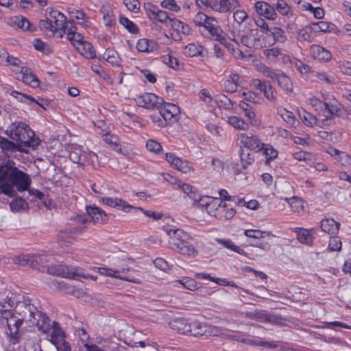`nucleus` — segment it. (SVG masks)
<instances>
[{
  "instance_id": "ea45409f",
  "label": "nucleus",
  "mask_w": 351,
  "mask_h": 351,
  "mask_svg": "<svg viewBox=\"0 0 351 351\" xmlns=\"http://www.w3.org/2000/svg\"><path fill=\"white\" fill-rule=\"evenodd\" d=\"M228 123L234 128L241 130H247L249 128L248 123H245L243 119L236 116H232L228 118Z\"/></svg>"
},
{
  "instance_id": "72a5a7b5",
  "label": "nucleus",
  "mask_w": 351,
  "mask_h": 351,
  "mask_svg": "<svg viewBox=\"0 0 351 351\" xmlns=\"http://www.w3.org/2000/svg\"><path fill=\"white\" fill-rule=\"evenodd\" d=\"M203 47L195 43H190L184 48V53L189 57L202 56Z\"/></svg>"
},
{
  "instance_id": "dca6fc26",
  "label": "nucleus",
  "mask_w": 351,
  "mask_h": 351,
  "mask_svg": "<svg viewBox=\"0 0 351 351\" xmlns=\"http://www.w3.org/2000/svg\"><path fill=\"white\" fill-rule=\"evenodd\" d=\"M191 322L188 319L180 317L171 321L169 325L171 328L177 332L189 335L191 332Z\"/></svg>"
},
{
  "instance_id": "09e8293b",
  "label": "nucleus",
  "mask_w": 351,
  "mask_h": 351,
  "mask_svg": "<svg viewBox=\"0 0 351 351\" xmlns=\"http://www.w3.org/2000/svg\"><path fill=\"white\" fill-rule=\"evenodd\" d=\"M119 22L123 25L130 33L136 34L138 32V27L127 17L121 16Z\"/></svg>"
},
{
  "instance_id": "9b49d317",
  "label": "nucleus",
  "mask_w": 351,
  "mask_h": 351,
  "mask_svg": "<svg viewBox=\"0 0 351 351\" xmlns=\"http://www.w3.org/2000/svg\"><path fill=\"white\" fill-rule=\"evenodd\" d=\"M239 6L238 0H212L211 1V9L220 13H226Z\"/></svg>"
},
{
  "instance_id": "4be33fe9",
  "label": "nucleus",
  "mask_w": 351,
  "mask_h": 351,
  "mask_svg": "<svg viewBox=\"0 0 351 351\" xmlns=\"http://www.w3.org/2000/svg\"><path fill=\"white\" fill-rule=\"evenodd\" d=\"M21 77L23 82L33 88L38 86L39 80L33 75L31 70L26 67H22L21 70Z\"/></svg>"
},
{
  "instance_id": "a18cd8bd",
  "label": "nucleus",
  "mask_w": 351,
  "mask_h": 351,
  "mask_svg": "<svg viewBox=\"0 0 351 351\" xmlns=\"http://www.w3.org/2000/svg\"><path fill=\"white\" fill-rule=\"evenodd\" d=\"M32 267L35 269H40L44 267V264L48 261L47 256L44 254L32 255Z\"/></svg>"
},
{
  "instance_id": "338daca9",
  "label": "nucleus",
  "mask_w": 351,
  "mask_h": 351,
  "mask_svg": "<svg viewBox=\"0 0 351 351\" xmlns=\"http://www.w3.org/2000/svg\"><path fill=\"white\" fill-rule=\"evenodd\" d=\"M312 25L306 26L305 28L300 29L298 34L297 38L299 41L310 40L311 38V32Z\"/></svg>"
},
{
  "instance_id": "ddd939ff",
  "label": "nucleus",
  "mask_w": 351,
  "mask_h": 351,
  "mask_svg": "<svg viewBox=\"0 0 351 351\" xmlns=\"http://www.w3.org/2000/svg\"><path fill=\"white\" fill-rule=\"evenodd\" d=\"M49 19L51 25H53V33H57L59 30H62L66 27V18L58 10H52L49 13Z\"/></svg>"
},
{
  "instance_id": "3c124183",
  "label": "nucleus",
  "mask_w": 351,
  "mask_h": 351,
  "mask_svg": "<svg viewBox=\"0 0 351 351\" xmlns=\"http://www.w3.org/2000/svg\"><path fill=\"white\" fill-rule=\"evenodd\" d=\"M313 76L321 82L326 84L332 85L335 84V78L325 72H315Z\"/></svg>"
},
{
  "instance_id": "f8f14e48",
  "label": "nucleus",
  "mask_w": 351,
  "mask_h": 351,
  "mask_svg": "<svg viewBox=\"0 0 351 351\" xmlns=\"http://www.w3.org/2000/svg\"><path fill=\"white\" fill-rule=\"evenodd\" d=\"M254 8L257 14L268 20H275L277 17L275 8L263 1L256 2Z\"/></svg>"
},
{
  "instance_id": "393cba45",
  "label": "nucleus",
  "mask_w": 351,
  "mask_h": 351,
  "mask_svg": "<svg viewBox=\"0 0 351 351\" xmlns=\"http://www.w3.org/2000/svg\"><path fill=\"white\" fill-rule=\"evenodd\" d=\"M253 22L251 19L234 25V27L237 29L239 36L244 34H250L252 36H255L254 32H256V34L258 29H253Z\"/></svg>"
},
{
  "instance_id": "c03bdc74",
  "label": "nucleus",
  "mask_w": 351,
  "mask_h": 351,
  "mask_svg": "<svg viewBox=\"0 0 351 351\" xmlns=\"http://www.w3.org/2000/svg\"><path fill=\"white\" fill-rule=\"evenodd\" d=\"M71 16L74 17L77 20H82V22H80L79 23L85 26L88 27L90 25V21L88 20V18L86 17V14L82 12V10H72L71 11L69 12Z\"/></svg>"
},
{
  "instance_id": "864d4df0",
  "label": "nucleus",
  "mask_w": 351,
  "mask_h": 351,
  "mask_svg": "<svg viewBox=\"0 0 351 351\" xmlns=\"http://www.w3.org/2000/svg\"><path fill=\"white\" fill-rule=\"evenodd\" d=\"M173 167L178 171L184 173H187L193 169L191 165L188 161L182 160L180 158L178 160H176V163Z\"/></svg>"
},
{
  "instance_id": "c85d7f7f",
  "label": "nucleus",
  "mask_w": 351,
  "mask_h": 351,
  "mask_svg": "<svg viewBox=\"0 0 351 351\" xmlns=\"http://www.w3.org/2000/svg\"><path fill=\"white\" fill-rule=\"evenodd\" d=\"M24 320H21L17 322L16 325H14L12 328H10V332H7V334L9 335L10 338V341L13 343H17L21 341H25L27 339L22 337L19 335V329L21 326Z\"/></svg>"
},
{
  "instance_id": "a211bd4d",
  "label": "nucleus",
  "mask_w": 351,
  "mask_h": 351,
  "mask_svg": "<svg viewBox=\"0 0 351 351\" xmlns=\"http://www.w3.org/2000/svg\"><path fill=\"white\" fill-rule=\"evenodd\" d=\"M101 201L110 207L116 208L127 213L130 212L132 208H134L133 206L128 204L125 201L117 197L112 198L104 197H101Z\"/></svg>"
},
{
  "instance_id": "6e6552de",
  "label": "nucleus",
  "mask_w": 351,
  "mask_h": 351,
  "mask_svg": "<svg viewBox=\"0 0 351 351\" xmlns=\"http://www.w3.org/2000/svg\"><path fill=\"white\" fill-rule=\"evenodd\" d=\"M134 100L139 106L148 109L159 108L163 104L162 98L149 93L136 95Z\"/></svg>"
},
{
  "instance_id": "f257e3e1",
  "label": "nucleus",
  "mask_w": 351,
  "mask_h": 351,
  "mask_svg": "<svg viewBox=\"0 0 351 351\" xmlns=\"http://www.w3.org/2000/svg\"><path fill=\"white\" fill-rule=\"evenodd\" d=\"M31 184L30 176L16 167L14 162H9L4 165H0V194L14 197L17 195L16 191H27L30 195L43 199L45 197L44 193L37 189L29 188Z\"/></svg>"
},
{
  "instance_id": "bb28decb",
  "label": "nucleus",
  "mask_w": 351,
  "mask_h": 351,
  "mask_svg": "<svg viewBox=\"0 0 351 351\" xmlns=\"http://www.w3.org/2000/svg\"><path fill=\"white\" fill-rule=\"evenodd\" d=\"M99 272L101 275L108 276H110V277H114V278H119V279H121V280H126V281H128V282H134V283H136V284H140L141 283V280L139 279L134 278H130L122 277V276H121L119 275H117V274L119 273L118 271H115V270H113L112 269L101 267V268H99Z\"/></svg>"
},
{
  "instance_id": "412c9836",
  "label": "nucleus",
  "mask_w": 351,
  "mask_h": 351,
  "mask_svg": "<svg viewBox=\"0 0 351 351\" xmlns=\"http://www.w3.org/2000/svg\"><path fill=\"white\" fill-rule=\"evenodd\" d=\"M35 317H36V319H34L31 322L36 324L40 330L47 332L51 329V321L45 313L37 310Z\"/></svg>"
},
{
  "instance_id": "20e7f679",
  "label": "nucleus",
  "mask_w": 351,
  "mask_h": 351,
  "mask_svg": "<svg viewBox=\"0 0 351 351\" xmlns=\"http://www.w3.org/2000/svg\"><path fill=\"white\" fill-rule=\"evenodd\" d=\"M74 220L80 225H84L88 221V218L84 215H77ZM84 227L69 228L60 230L58 234V243L61 247L70 246L75 240Z\"/></svg>"
},
{
  "instance_id": "7ed1b4c3",
  "label": "nucleus",
  "mask_w": 351,
  "mask_h": 351,
  "mask_svg": "<svg viewBox=\"0 0 351 351\" xmlns=\"http://www.w3.org/2000/svg\"><path fill=\"white\" fill-rule=\"evenodd\" d=\"M158 109L160 116L153 115L152 119L154 122H158V125L161 128L173 124L180 118V108L175 104L163 101V104Z\"/></svg>"
},
{
  "instance_id": "39448f33",
  "label": "nucleus",
  "mask_w": 351,
  "mask_h": 351,
  "mask_svg": "<svg viewBox=\"0 0 351 351\" xmlns=\"http://www.w3.org/2000/svg\"><path fill=\"white\" fill-rule=\"evenodd\" d=\"M47 273L53 276H61L70 279H75L77 276H83L84 278H90L96 280L97 277L89 274H82L76 271V269L69 267L64 265H51L47 267Z\"/></svg>"
},
{
  "instance_id": "79ce46f5",
  "label": "nucleus",
  "mask_w": 351,
  "mask_h": 351,
  "mask_svg": "<svg viewBox=\"0 0 351 351\" xmlns=\"http://www.w3.org/2000/svg\"><path fill=\"white\" fill-rule=\"evenodd\" d=\"M136 49L140 52H149L154 49V42L145 38L140 39L136 44Z\"/></svg>"
},
{
  "instance_id": "680f3d73",
  "label": "nucleus",
  "mask_w": 351,
  "mask_h": 351,
  "mask_svg": "<svg viewBox=\"0 0 351 351\" xmlns=\"http://www.w3.org/2000/svg\"><path fill=\"white\" fill-rule=\"evenodd\" d=\"M77 27L75 25V23L73 20L66 21V27L62 29L63 32H60L59 37L62 38L63 36V33L66 34L67 38L70 37L73 33L76 32Z\"/></svg>"
},
{
  "instance_id": "de8ad7c7",
  "label": "nucleus",
  "mask_w": 351,
  "mask_h": 351,
  "mask_svg": "<svg viewBox=\"0 0 351 351\" xmlns=\"http://www.w3.org/2000/svg\"><path fill=\"white\" fill-rule=\"evenodd\" d=\"M215 101L219 104V107L225 109H231L233 107L232 101L225 95H218L215 97Z\"/></svg>"
},
{
  "instance_id": "aec40b11",
  "label": "nucleus",
  "mask_w": 351,
  "mask_h": 351,
  "mask_svg": "<svg viewBox=\"0 0 351 351\" xmlns=\"http://www.w3.org/2000/svg\"><path fill=\"white\" fill-rule=\"evenodd\" d=\"M0 147L3 152H14L16 151H19L23 153H27L28 149L25 147H22L19 144L16 142L14 143L6 138L5 137L0 136Z\"/></svg>"
},
{
  "instance_id": "bf43d9fd",
  "label": "nucleus",
  "mask_w": 351,
  "mask_h": 351,
  "mask_svg": "<svg viewBox=\"0 0 351 351\" xmlns=\"http://www.w3.org/2000/svg\"><path fill=\"white\" fill-rule=\"evenodd\" d=\"M211 16H207L203 12H198L193 19V23L196 26L204 27L206 23L208 22Z\"/></svg>"
},
{
  "instance_id": "052dcab7",
  "label": "nucleus",
  "mask_w": 351,
  "mask_h": 351,
  "mask_svg": "<svg viewBox=\"0 0 351 351\" xmlns=\"http://www.w3.org/2000/svg\"><path fill=\"white\" fill-rule=\"evenodd\" d=\"M312 29L317 32L318 30L324 32H330V26L332 25L331 23L326 21H319L317 23H313L311 24Z\"/></svg>"
},
{
  "instance_id": "c9c22d12",
  "label": "nucleus",
  "mask_w": 351,
  "mask_h": 351,
  "mask_svg": "<svg viewBox=\"0 0 351 351\" xmlns=\"http://www.w3.org/2000/svg\"><path fill=\"white\" fill-rule=\"evenodd\" d=\"M297 237L301 243L311 245L313 243V237L311 235L310 232L304 228H297Z\"/></svg>"
},
{
  "instance_id": "37998d69",
  "label": "nucleus",
  "mask_w": 351,
  "mask_h": 351,
  "mask_svg": "<svg viewBox=\"0 0 351 351\" xmlns=\"http://www.w3.org/2000/svg\"><path fill=\"white\" fill-rule=\"evenodd\" d=\"M244 234L247 237L253 239L265 238L274 236L270 232L261 231L260 230H245Z\"/></svg>"
},
{
  "instance_id": "473e14b6",
  "label": "nucleus",
  "mask_w": 351,
  "mask_h": 351,
  "mask_svg": "<svg viewBox=\"0 0 351 351\" xmlns=\"http://www.w3.org/2000/svg\"><path fill=\"white\" fill-rule=\"evenodd\" d=\"M240 158L243 169H247L254 161V155L248 149H241L240 151Z\"/></svg>"
},
{
  "instance_id": "2eb2a0df",
  "label": "nucleus",
  "mask_w": 351,
  "mask_h": 351,
  "mask_svg": "<svg viewBox=\"0 0 351 351\" xmlns=\"http://www.w3.org/2000/svg\"><path fill=\"white\" fill-rule=\"evenodd\" d=\"M311 56L319 62H327L332 59L331 52L319 45H313L310 49Z\"/></svg>"
},
{
  "instance_id": "f03ea898",
  "label": "nucleus",
  "mask_w": 351,
  "mask_h": 351,
  "mask_svg": "<svg viewBox=\"0 0 351 351\" xmlns=\"http://www.w3.org/2000/svg\"><path fill=\"white\" fill-rule=\"evenodd\" d=\"M5 134L22 147L36 149L40 140L35 137L34 132L29 125L22 121L12 123L5 131Z\"/></svg>"
},
{
  "instance_id": "f704fd0d",
  "label": "nucleus",
  "mask_w": 351,
  "mask_h": 351,
  "mask_svg": "<svg viewBox=\"0 0 351 351\" xmlns=\"http://www.w3.org/2000/svg\"><path fill=\"white\" fill-rule=\"evenodd\" d=\"M300 117L304 123L309 127H313V125H318L322 127L320 124V121L317 119L315 117L311 114L309 112H307L305 110H303L302 112L300 113Z\"/></svg>"
},
{
  "instance_id": "1a4fd4ad",
  "label": "nucleus",
  "mask_w": 351,
  "mask_h": 351,
  "mask_svg": "<svg viewBox=\"0 0 351 351\" xmlns=\"http://www.w3.org/2000/svg\"><path fill=\"white\" fill-rule=\"evenodd\" d=\"M191 332H190V336H211L213 335L214 330L216 328L208 324L206 322H201L197 320H195L191 322Z\"/></svg>"
},
{
  "instance_id": "0e129e2a",
  "label": "nucleus",
  "mask_w": 351,
  "mask_h": 351,
  "mask_svg": "<svg viewBox=\"0 0 351 351\" xmlns=\"http://www.w3.org/2000/svg\"><path fill=\"white\" fill-rule=\"evenodd\" d=\"M162 62L167 64L173 69H178L180 65L179 61L176 58L169 55L162 56L161 57Z\"/></svg>"
},
{
  "instance_id": "a19ab883",
  "label": "nucleus",
  "mask_w": 351,
  "mask_h": 351,
  "mask_svg": "<svg viewBox=\"0 0 351 351\" xmlns=\"http://www.w3.org/2000/svg\"><path fill=\"white\" fill-rule=\"evenodd\" d=\"M12 261L19 266H29L32 267V255L20 254L12 257Z\"/></svg>"
},
{
  "instance_id": "603ef678",
  "label": "nucleus",
  "mask_w": 351,
  "mask_h": 351,
  "mask_svg": "<svg viewBox=\"0 0 351 351\" xmlns=\"http://www.w3.org/2000/svg\"><path fill=\"white\" fill-rule=\"evenodd\" d=\"M265 314L266 311L264 310H256L255 311H247L245 313L246 317L263 322L265 320Z\"/></svg>"
},
{
  "instance_id": "6ab92c4d",
  "label": "nucleus",
  "mask_w": 351,
  "mask_h": 351,
  "mask_svg": "<svg viewBox=\"0 0 351 351\" xmlns=\"http://www.w3.org/2000/svg\"><path fill=\"white\" fill-rule=\"evenodd\" d=\"M88 215L95 223L103 224L107 222L108 216L104 210L97 206H86Z\"/></svg>"
},
{
  "instance_id": "e2e57ef3",
  "label": "nucleus",
  "mask_w": 351,
  "mask_h": 351,
  "mask_svg": "<svg viewBox=\"0 0 351 351\" xmlns=\"http://www.w3.org/2000/svg\"><path fill=\"white\" fill-rule=\"evenodd\" d=\"M25 351H43L40 346L36 343V339L28 338L23 342Z\"/></svg>"
},
{
  "instance_id": "4c0bfd02",
  "label": "nucleus",
  "mask_w": 351,
  "mask_h": 351,
  "mask_svg": "<svg viewBox=\"0 0 351 351\" xmlns=\"http://www.w3.org/2000/svg\"><path fill=\"white\" fill-rule=\"evenodd\" d=\"M278 114L282 117V119L290 125H293L296 121V118L293 113L291 111L287 110L284 108H280L278 109Z\"/></svg>"
},
{
  "instance_id": "cd10ccee",
  "label": "nucleus",
  "mask_w": 351,
  "mask_h": 351,
  "mask_svg": "<svg viewBox=\"0 0 351 351\" xmlns=\"http://www.w3.org/2000/svg\"><path fill=\"white\" fill-rule=\"evenodd\" d=\"M278 85L287 93L293 92V84L291 79L283 72H280L276 78Z\"/></svg>"
},
{
  "instance_id": "f3484780",
  "label": "nucleus",
  "mask_w": 351,
  "mask_h": 351,
  "mask_svg": "<svg viewBox=\"0 0 351 351\" xmlns=\"http://www.w3.org/2000/svg\"><path fill=\"white\" fill-rule=\"evenodd\" d=\"M204 29L208 32L210 39L214 40L222 39L221 34L223 32L215 18L211 17L209 21L206 23Z\"/></svg>"
},
{
  "instance_id": "774afa93",
  "label": "nucleus",
  "mask_w": 351,
  "mask_h": 351,
  "mask_svg": "<svg viewBox=\"0 0 351 351\" xmlns=\"http://www.w3.org/2000/svg\"><path fill=\"white\" fill-rule=\"evenodd\" d=\"M146 147L149 151L157 154H160L162 150L161 145L158 141L152 139L147 141Z\"/></svg>"
},
{
  "instance_id": "69168bd1",
  "label": "nucleus",
  "mask_w": 351,
  "mask_h": 351,
  "mask_svg": "<svg viewBox=\"0 0 351 351\" xmlns=\"http://www.w3.org/2000/svg\"><path fill=\"white\" fill-rule=\"evenodd\" d=\"M154 18H153L151 21L154 22H160L164 24H167L168 21H169V16L167 12L164 10H158L156 14L154 15Z\"/></svg>"
},
{
  "instance_id": "b1692460",
  "label": "nucleus",
  "mask_w": 351,
  "mask_h": 351,
  "mask_svg": "<svg viewBox=\"0 0 351 351\" xmlns=\"http://www.w3.org/2000/svg\"><path fill=\"white\" fill-rule=\"evenodd\" d=\"M165 232L171 239L170 242L184 241V239H189V235L180 228H167Z\"/></svg>"
},
{
  "instance_id": "5fc2aeb1",
  "label": "nucleus",
  "mask_w": 351,
  "mask_h": 351,
  "mask_svg": "<svg viewBox=\"0 0 351 351\" xmlns=\"http://www.w3.org/2000/svg\"><path fill=\"white\" fill-rule=\"evenodd\" d=\"M330 112L333 117L344 118L345 110L343 108L341 104L335 102V104H328Z\"/></svg>"
},
{
  "instance_id": "13d9d810",
  "label": "nucleus",
  "mask_w": 351,
  "mask_h": 351,
  "mask_svg": "<svg viewBox=\"0 0 351 351\" xmlns=\"http://www.w3.org/2000/svg\"><path fill=\"white\" fill-rule=\"evenodd\" d=\"M321 109L323 112V115L325 118L320 121V124L322 125H329L328 122L330 121L334 118V117L332 114V113H330V109L328 106V103L323 104V108Z\"/></svg>"
},
{
  "instance_id": "49530a36",
  "label": "nucleus",
  "mask_w": 351,
  "mask_h": 351,
  "mask_svg": "<svg viewBox=\"0 0 351 351\" xmlns=\"http://www.w3.org/2000/svg\"><path fill=\"white\" fill-rule=\"evenodd\" d=\"M178 186L193 200L196 202L199 199V194L193 190V187L191 185L189 184H179Z\"/></svg>"
},
{
  "instance_id": "2f4dec72",
  "label": "nucleus",
  "mask_w": 351,
  "mask_h": 351,
  "mask_svg": "<svg viewBox=\"0 0 351 351\" xmlns=\"http://www.w3.org/2000/svg\"><path fill=\"white\" fill-rule=\"evenodd\" d=\"M263 147L261 152H263V154L265 156L266 165H269L270 161L277 158L278 152L269 144L264 143Z\"/></svg>"
},
{
  "instance_id": "5701e85b",
  "label": "nucleus",
  "mask_w": 351,
  "mask_h": 351,
  "mask_svg": "<svg viewBox=\"0 0 351 351\" xmlns=\"http://www.w3.org/2000/svg\"><path fill=\"white\" fill-rule=\"evenodd\" d=\"M9 23L11 26L23 31H32L30 22L22 16L11 17Z\"/></svg>"
},
{
  "instance_id": "4468645a",
  "label": "nucleus",
  "mask_w": 351,
  "mask_h": 351,
  "mask_svg": "<svg viewBox=\"0 0 351 351\" xmlns=\"http://www.w3.org/2000/svg\"><path fill=\"white\" fill-rule=\"evenodd\" d=\"M241 143L243 145L245 149L250 151L254 150L256 152L261 151L263 144L256 136H249L245 134H242L240 136Z\"/></svg>"
},
{
  "instance_id": "9d476101",
  "label": "nucleus",
  "mask_w": 351,
  "mask_h": 351,
  "mask_svg": "<svg viewBox=\"0 0 351 351\" xmlns=\"http://www.w3.org/2000/svg\"><path fill=\"white\" fill-rule=\"evenodd\" d=\"M169 243L171 249L183 256L195 257L197 255V251L195 249L194 246L188 241V239H184V241H178L176 242H170Z\"/></svg>"
},
{
  "instance_id": "4d7b16f0",
  "label": "nucleus",
  "mask_w": 351,
  "mask_h": 351,
  "mask_svg": "<svg viewBox=\"0 0 351 351\" xmlns=\"http://www.w3.org/2000/svg\"><path fill=\"white\" fill-rule=\"evenodd\" d=\"M239 108L245 112V117L251 121L254 119L256 114L252 108L245 101H241L239 104Z\"/></svg>"
},
{
  "instance_id": "423d86ee",
  "label": "nucleus",
  "mask_w": 351,
  "mask_h": 351,
  "mask_svg": "<svg viewBox=\"0 0 351 351\" xmlns=\"http://www.w3.org/2000/svg\"><path fill=\"white\" fill-rule=\"evenodd\" d=\"M37 307L31 304V300L28 298L19 302L14 308L16 313L22 320L29 322H32L34 319H36L35 314L37 313Z\"/></svg>"
},
{
  "instance_id": "6e6d98bb",
  "label": "nucleus",
  "mask_w": 351,
  "mask_h": 351,
  "mask_svg": "<svg viewBox=\"0 0 351 351\" xmlns=\"http://www.w3.org/2000/svg\"><path fill=\"white\" fill-rule=\"evenodd\" d=\"M274 37V39L280 43H284L287 40L285 32L282 29L278 27H271L270 32Z\"/></svg>"
},
{
  "instance_id": "c756f323",
  "label": "nucleus",
  "mask_w": 351,
  "mask_h": 351,
  "mask_svg": "<svg viewBox=\"0 0 351 351\" xmlns=\"http://www.w3.org/2000/svg\"><path fill=\"white\" fill-rule=\"evenodd\" d=\"M285 200L289 204L293 212L300 213L304 210V202L302 199L297 196L285 197Z\"/></svg>"
},
{
  "instance_id": "e433bc0d",
  "label": "nucleus",
  "mask_w": 351,
  "mask_h": 351,
  "mask_svg": "<svg viewBox=\"0 0 351 351\" xmlns=\"http://www.w3.org/2000/svg\"><path fill=\"white\" fill-rule=\"evenodd\" d=\"M104 55L106 61L112 66H119L121 65V58L117 51L108 49Z\"/></svg>"
},
{
  "instance_id": "7c9ffc66",
  "label": "nucleus",
  "mask_w": 351,
  "mask_h": 351,
  "mask_svg": "<svg viewBox=\"0 0 351 351\" xmlns=\"http://www.w3.org/2000/svg\"><path fill=\"white\" fill-rule=\"evenodd\" d=\"M52 332L51 335V341L53 344H57L59 341L64 339V332L62 330L60 324L56 322L52 323Z\"/></svg>"
},
{
  "instance_id": "0eeeda50",
  "label": "nucleus",
  "mask_w": 351,
  "mask_h": 351,
  "mask_svg": "<svg viewBox=\"0 0 351 351\" xmlns=\"http://www.w3.org/2000/svg\"><path fill=\"white\" fill-rule=\"evenodd\" d=\"M206 209L208 213L220 220H227L232 219L236 211L233 208H228L226 204H217L212 202L207 204Z\"/></svg>"
},
{
  "instance_id": "58836bf2",
  "label": "nucleus",
  "mask_w": 351,
  "mask_h": 351,
  "mask_svg": "<svg viewBox=\"0 0 351 351\" xmlns=\"http://www.w3.org/2000/svg\"><path fill=\"white\" fill-rule=\"evenodd\" d=\"M10 209L13 212L25 210L28 207V204L21 197H16L10 204Z\"/></svg>"
},
{
  "instance_id": "a878e982",
  "label": "nucleus",
  "mask_w": 351,
  "mask_h": 351,
  "mask_svg": "<svg viewBox=\"0 0 351 351\" xmlns=\"http://www.w3.org/2000/svg\"><path fill=\"white\" fill-rule=\"evenodd\" d=\"M321 228L324 232L335 235L338 232L339 224L332 219H326L321 221Z\"/></svg>"
},
{
  "instance_id": "8fccbe9b",
  "label": "nucleus",
  "mask_w": 351,
  "mask_h": 351,
  "mask_svg": "<svg viewBox=\"0 0 351 351\" xmlns=\"http://www.w3.org/2000/svg\"><path fill=\"white\" fill-rule=\"evenodd\" d=\"M234 25L245 22L250 19L249 14L244 10H237L233 12Z\"/></svg>"
}]
</instances>
